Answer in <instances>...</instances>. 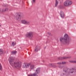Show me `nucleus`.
<instances>
[{
    "mask_svg": "<svg viewBox=\"0 0 76 76\" xmlns=\"http://www.w3.org/2000/svg\"><path fill=\"white\" fill-rule=\"evenodd\" d=\"M69 63H76V61H69Z\"/></svg>",
    "mask_w": 76,
    "mask_h": 76,
    "instance_id": "nucleus-16",
    "label": "nucleus"
},
{
    "mask_svg": "<svg viewBox=\"0 0 76 76\" xmlns=\"http://www.w3.org/2000/svg\"><path fill=\"white\" fill-rule=\"evenodd\" d=\"M43 62H44V61H43Z\"/></svg>",
    "mask_w": 76,
    "mask_h": 76,
    "instance_id": "nucleus-29",
    "label": "nucleus"
},
{
    "mask_svg": "<svg viewBox=\"0 0 76 76\" xmlns=\"http://www.w3.org/2000/svg\"><path fill=\"white\" fill-rule=\"evenodd\" d=\"M66 76V74H65L63 73L62 74V76Z\"/></svg>",
    "mask_w": 76,
    "mask_h": 76,
    "instance_id": "nucleus-22",
    "label": "nucleus"
},
{
    "mask_svg": "<svg viewBox=\"0 0 76 76\" xmlns=\"http://www.w3.org/2000/svg\"><path fill=\"white\" fill-rule=\"evenodd\" d=\"M3 54V50L0 49V54Z\"/></svg>",
    "mask_w": 76,
    "mask_h": 76,
    "instance_id": "nucleus-20",
    "label": "nucleus"
},
{
    "mask_svg": "<svg viewBox=\"0 0 76 76\" xmlns=\"http://www.w3.org/2000/svg\"><path fill=\"white\" fill-rule=\"evenodd\" d=\"M66 62H62V63L61 62H58L57 64H66Z\"/></svg>",
    "mask_w": 76,
    "mask_h": 76,
    "instance_id": "nucleus-15",
    "label": "nucleus"
},
{
    "mask_svg": "<svg viewBox=\"0 0 76 76\" xmlns=\"http://www.w3.org/2000/svg\"><path fill=\"white\" fill-rule=\"evenodd\" d=\"M72 4V1L70 0L66 1L64 3V6L66 7L70 6Z\"/></svg>",
    "mask_w": 76,
    "mask_h": 76,
    "instance_id": "nucleus-4",
    "label": "nucleus"
},
{
    "mask_svg": "<svg viewBox=\"0 0 76 76\" xmlns=\"http://www.w3.org/2000/svg\"><path fill=\"white\" fill-rule=\"evenodd\" d=\"M59 67L60 68V67H61V66L59 65Z\"/></svg>",
    "mask_w": 76,
    "mask_h": 76,
    "instance_id": "nucleus-27",
    "label": "nucleus"
},
{
    "mask_svg": "<svg viewBox=\"0 0 76 76\" xmlns=\"http://www.w3.org/2000/svg\"><path fill=\"white\" fill-rule=\"evenodd\" d=\"M54 64H50V66H53Z\"/></svg>",
    "mask_w": 76,
    "mask_h": 76,
    "instance_id": "nucleus-23",
    "label": "nucleus"
},
{
    "mask_svg": "<svg viewBox=\"0 0 76 76\" xmlns=\"http://www.w3.org/2000/svg\"><path fill=\"white\" fill-rule=\"evenodd\" d=\"M57 4H58V1L57 0H56L55 1V7H57Z\"/></svg>",
    "mask_w": 76,
    "mask_h": 76,
    "instance_id": "nucleus-18",
    "label": "nucleus"
},
{
    "mask_svg": "<svg viewBox=\"0 0 76 76\" xmlns=\"http://www.w3.org/2000/svg\"><path fill=\"white\" fill-rule=\"evenodd\" d=\"M2 70V66L1 64L0 63V70Z\"/></svg>",
    "mask_w": 76,
    "mask_h": 76,
    "instance_id": "nucleus-21",
    "label": "nucleus"
},
{
    "mask_svg": "<svg viewBox=\"0 0 76 76\" xmlns=\"http://www.w3.org/2000/svg\"><path fill=\"white\" fill-rule=\"evenodd\" d=\"M34 36V34L32 32H29L27 33L26 35V37L27 38H32Z\"/></svg>",
    "mask_w": 76,
    "mask_h": 76,
    "instance_id": "nucleus-5",
    "label": "nucleus"
},
{
    "mask_svg": "<svg viewBox=\"0 0 76 76\" xmlns=\"http://www.w3.org/2000/svg\"><path fill=\"white\" fill-rule=\"evenodd\" d=\"M29 64L26 63L23 66V68H26V69H27L29 67Z\"/></svg>",
    "mask_w": 76,
    "mask_h": 76,
    "instance_id": "nucleus-9",
    "label": "nucleus"
},
{
    "mask_svg": "<svg viewBox=\"0 0 76 76\" xmlns=\"http://www.w3.org/2000/svg\"><path fill=\"white\" fill-rule=\"evenodd\" d=\"M9 10L8 8H4L2 9L1 11V13H4V12H5L6 11H7Z\"/></svg>",
    "mask_w": 76,
    "mask_h": 76,
    "instance_id": "nucleus-10",
    "label": "nucleus"
},
{
    "mask_svg": "<svg viewBox=\"0 0 76 76\" xmlns=\"http://www.w3.org/2000/svg\"><path fill=\"white\" fill-rule=\"evenodd\" d=\"M60 1L61 2H62V1H63V0H60Z\"/></svg>",
    "mask_w": 76,
    "mask_h": 76,
    "instance_id": "nucleus-26",
    "label": "nucleus"
},
{
    "mask_svg": "<svg viewBox=\"0 0 76 76\" xmlns=\"http://www.w3.org/2000/svg\"><path fill=\"white\" fill-rule=\"evenodd\" d=\"M34 66L33 65H31L30 66V69H34Z\"/></svg>",
    "mask_w": 76,
    "mask_h": 76,
    "instance_id": "nucleus-17",
    "label": "nucleus"
},
{
    "mask_svg": "<svg viewBox=\"0 0 76 76\" xmlns=\"http://www.w3.org/2000/svg\"><path fill=\"white\" fill-rule=\"evenodd\" d=\"M0 26H1V25H0Z\"/></svg>",
    "mask_w": 76,
    "mask_h": 76,
    "instance_id": "nucleus-30",
    "label": "nucleus"
},
{
    "mask_svg": "<svg viewBox=\"0 0 76 76\" xmlns=\"http://www.w3.org/2000/svg\"><path fill=\"white\" fill-rule=\"evenodd\" d=\"M39 50H40V47L39 46H36L35 48V52H37Z\"/></svg>",
    "mask_w": 76,
    "mask_h": 76,
    "instance_id": "nucleus-11",
    "label": "nucleus"
},
{
    "mask_svg": "<svg viewBox=\"0 0 76 76\" xmlns=\"http://www.w3.org/2000/svg\"><path fill=\"white\" fill-rule=\"evenodd\" d=\"M9 61L10 64L13 67H18L19 68V67H20L21 66V64L19 63V62L14 61V59L12 57L9 58Z\"/></svg>",
    "mask_w": 76,
    "mask_h": 76,
    "instance_id": "nucleus-2",
    "label": "nucleus"
},
{
    "mask_svg": "<svg viewBox=\"0 0 76 76\" xmlns=\"http://www.w3.org/2000/svg\"><path fill=\"white\" fill-rule=\"evenodd\" d=\"M63 70L64 71V72H65V73L67 72V74L68 75H70V73H73V72H74V68H69L68 67H66L64 68Z\"/></svg>",
    "mask_w": 76,
    "mask_h": 76,
    "instance_id": "nucleus-3",
    "label": "nucleus"
},
{
    "mask_svg": "<svg viewBox=\"0 0 76 76\" xmlns=\"http://www.w3.org/2000/svg\"><path fill=\"white\" fill-rule=\"evenodd\" d=\"M48 34L49 35H50V34H51V33H50V32H48Z\"/></svg>",
    "mask_w": 76,
    "mask_h": 76,
    "instance_id": "nucleus-25",
    "label": "nucleus"
},
{
    "mask_svg": "<svg viewBox=\"0 0 76 76\" xmlns=\"http://www.w3.org/2000/svg\"><path fill=\"white\" fill-rule=\"evenodd\" d=\"M40 72V71H39V68H37L36 70L35 74L34 73L33 74H31L28 75V76H38V75H37V74L39 73Z\"/></svg>",
    "mask_w": 76,
    "mask_h": 76,
    "instance_id": "nucleus-7",
    "label": "nucleus"
},
{
    "mask_svg": "<svg viewBox=\"0 0 76 76\" xmlns=\"http://www.w3.org/2000/svg\"><path fill=\"white\" fill-rule=\"evenodd\" d=\"M15 18L16 20H20L21 19L20 13H16L15 15Z\"/></svg>",
    "mask_w": 76,
    "mask_h": 76,
    "instance_id": "nucleus-6",
    "label": "nucleus"
},
{
    "mask_svg": "<svg viewBox=\"0 0 76 76\" xmlns=\"http://www.w3.org/2000/svg\"><path fill=\"white\" fill-rule=\"evenodd\" d=\"M68 58L67 57H60L58 58L59 60H63V59H66Z\"/></svg>",
    "mask_w": 76,
    "mask_h": 76,
    "instance_id": "nucleus-13",
    "label": "nucleus"
},
{
    "mask_svg": "<svg viewBox=\"0 0 76 76\" xmlns=\"http://www.w3.org/2000/svg\"><path fill=\"white\" fill-rule=\"evenodd\" d=\"M60 15L62 18H64V13H63V12L62 11H61Z\"/></svg>",
    "mask_w": 76,
    "mask_h": 76,
    "instance_id": "nucleus-12",
    "label": "nucleus"
},
{
    "mask_svg": "<svg viewBox=\"0 0 76 76\" xmlns=\"http://www.w3.org/2000/svg\"><path fill=\"white\" fill-rule=\"evenodd\" d=\"M0 12H1V9L0 8Z\"/></svg>",
    "mask_w": 76,
    "mask_h": 76,
    "instance_id": "nucleus-28",
    "label": "nucleus"
},
{
    "mask_svg": "<svg viewBox=\"0 0 76 76\" xmlns=\"http://www.w3.org/2000/svg\"><path fill=\"white\" fill-rule=\"evenodd\" d=\"M21 23L23 24H24L25 25H29L31 23L30 22L26 21V20H21Z\"/></svg>",
    "mask_w": 76,
    "mask_h": 76,
    "instance_id": "nucleus-8",
    "label": "nucleus"
},
{
    "mask_svg": "<svg viewBox=\"0 0 76 76\" xmlns=\"http://www.w3.org/2000/svg\"><path fill=\"white\" fill-rule=\"evenodd\" d=\"M16 53H17V52L16 51H13L11 52V54H15Z\"/></svg>",
    "mask_w": 76,
    "mask_h": 76,
    "instance_id": "nucleus-19",
    "label": "nucleus"
},
{
    "mask_svg": "<svg viewBox=\"0 0 76 76\" xmlns=\"http://www.w3.org/2000/svg\"><path fill=\"white\" fill-rule=\"evenodd\" d=\"M35 0H32V1H33V2L34 3V2H35Z\"/></svg>",
    "mask_w": 76,
    "mask_h": 76,
    "instance_id": "nucleus-24",
    "label": "nucleus"
},
{
    "mask_svg": "<svg viewBox=\"0 0 76 76\" xmlns=\"http://www.w3.org/2000/svg\"><path fill=\"white\" fill-rule=\"evenodd\" d=\"M60 41L62 44H70L71 42V39L67 34H66L64 35V38L61 37L60 38Z\"/></svg>",
    "mask_w": 76,
    "mask_h": 76,
    "instance_id": "nucleus-1",
    "label": "nucleus"
},
{
    "mask_svg": "<svg viewBox=\"0 0 76 76\" xmlns=\"http://www.w3.org/2000/svg\"><path fill=\"white\" fill-rule=\"evenodd\" d=\"M15 45H16V42H12L11 46H12V47H14Z\"/></svg>",
    "mask_w": 76,
    "mask_h": 76,
    "instance_id": "nucleus-14",
    "label": "nucleus"
}]
</instances>
